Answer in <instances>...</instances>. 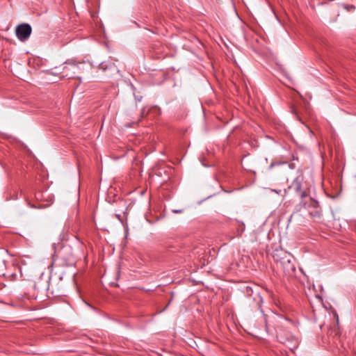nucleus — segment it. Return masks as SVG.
Wrapping results in <instances>:
<instances>
[{
  "label": "nucleus",
  "instance_id": "obj_1",
  "mask_svg": "<svg viewBox=\"0 0 356 356\" xmlns=\"http://www.w3.org/2000/svg\"><path fill=\"white\" fill-rule=\"evenodd\" d=\"M277 338L281 343L286 344L292 351L296 349L298 346V339L289 333H286L284 332H280L277 334Z\"/></svg>",
  "mask_w": 356,
  "mask_h": 356
},
{
  "label": "nucleus",
  "instance_id": "obj_2",
  "mask_svg": "<svg viewBox=\"0 0 356 356\" xmlns=\"http://www.w3.org/2000/svg\"><path fill=\"white\" fill-rule=\"evenodd\" d=\"M281 254L284 255V257H281L280 259L277 258V254L274 256L275 260L277 262L279 261L284 269L285 273L290 274L291 273H293L296 270V268L293 264L291 261V256L288 254L286 252L281 251Z\"/></svg>",
  "mask_w": 356,
  "mask_h": 356
},
{
  "label": "nucleus",
  "instance_id": "obj_3",
  "mask_svg": "<svg viewBox=\"0 0 356 356\" xmlns=\"http://www.w3.org/2000/svg\"><path fill=\"white\" fill-rule=\"evenodd\" d=\"M32 29L29 24H22L16 27L15 33L21 41L26 40L31 34Z\"/></svg>",
  "mask_w": 356,
  "mask_h": 356
},
{
  "label": "nucleus",
  "instance_id": "obj_4",
  "mask_svg": "<svg viewBox=\"0 0 356 356\" xmlns=\"http://www.w3.org/2000/svg\"><path fill=\"white\" fill-rule=\"evenodd\" d=\"M310 202V207L312 210L309 211V215L313 218H320L321 211L318 207V202L312 199H311Z\"/></svg>",
  "mask_w": 356,
  "mask_h": 356
},
{
  "label": "nucleus",
  "instance_id": "obj_5",
  "mask_svg": "<svg viewBox=\"0 0 356 356\" xmlns=\"http://www.w3.org/2000/svg\"><path fill=\"white\" fill-rule=\"evenodd\" d=\"M303 180L302 175H300L297 176L291 184V186L296 191H300L301 190L302 181Z\"/></svg>",
  "mask_w": 356,
  "mask_h": 356
},
{
  "label": "nucleus",
  "instance_id": "obj_6",
  "mask_svg": "<svg viewBox=\"0 0 356 356\" xmlns=\"http://www.w3.org/2000/svg\"><path fill=\"white\" fill-rule=\"evenodd\" d=\"M65 64H68V65H74L76 67H79L78 65L76 63V62L74 60H68L65 63Z\"/></svg>",
  "mask_w": 356,
  "mask_h": 356
},
{
  "label": "nucleus",
  "instance_id": "obj_7",
  "mask_svg": "<svg viewBox=\"0 0 356 356\" xmlns=\"http://www.w3.org/2000/svg\"><path fill=\"white\" fill-rule=\"evenodd\" d=\"M183 211L182 209H174L172 210V212L175 213H180Z\"/></svg>",
  "mask_w": 356,
  "mask_h": 356
},
{
  "label": "nucleus",
  "instance_id": "obj_8",
  "mask_svg": "<svg viewBox=\"0 0 356 356\" xmlns=\"http://www.w3.org/2000/svg\"><path fill=\"white\" fill-rule=\"evenodd\" d=\"M99 67H100L101 69L105 70V67H104L103 63H100V65H99Z\"/></svg>",
  "mask_w": 356,
  "mask_h": 356
},
{
  "label": "nucleus",
  "instance_id": "obj_9",
  "mask_svg": "<svg viewBox=\"0 0 356 356\" xmlns=\"http://www.w3.org/2000/svg\"><path fill=\"white\" fill-rule=\"evenodd\" d=\"M350 8H351L352 9H355V6H350Z\"/></svg>",
  "mask_w": 356,
  "mask_h": 356
},
{
  "label": "nucleus",
  "instance_id": "obj_10",
  "mask_svg": "<svg viewBox=\"0 0 356 356\" xmlns=\"http://www.w3.org/2000/svg\"><path fill=\"white\" fill-rule=\"evenodd\" d=\"M274 192L277 193H279L278 191H277L276 190H274Z\"/></svg>",
  "mask_w": 356,
  "mask_h": 356
}]
</instances>
